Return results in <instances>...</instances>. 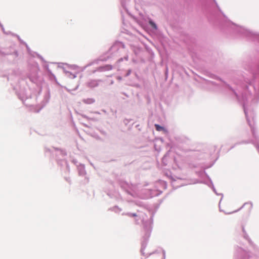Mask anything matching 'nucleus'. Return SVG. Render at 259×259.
<instances>
[{
    "label": "nucleus",
    "mask_w": 259,
    "mask_h": 259,
    "mask_svg": "<svg viewBox=\"0 0 259 259\" xmlns=\"http://www.w3.org/2000/svg\"><path fill=\"white\" fill-rule=\"evenodd\" d=\"M155 127L156 130L157 131H158V132L163 131L165 133H167V131L165 128H164L163 127L159 125V124H155Z\"/></svg>",
    "instance_id": "1"
},
{
    "label": "nucleus",
    "mask_w": 259,
    "mask_h": 259,
    "mask_svg": "<svg viewBox=\"0 0 259 259\" xmlns=\"http://www.w3.org/2000/svg\"><path fill=\"white\" fill-rule=\"evenodd\" d=\"M243 207H246L250 211L253 207V204L251 202H247L244 204Z\"/></svg>",
    "instance_id": "2"
},
{
    "label": "nucleus",
    "mask_w": 259,
    "mask_h": 259,
    "mask_svg": "<svg viewBox=\"0 0 259 259\" xmlns=\"http://www.w3.org/2000/svg\"><path fill=\"white\" fill-rule=\"evenodd\" d=\"M104 69L107 70H110L112 69V66L111 65H107L103 67Z\"/></svg>",
    "instance_id": "3"
},
{
    "label": "nucleus",
    "mask_w": 259,
    "mask_h": 259,
    "mask_svg": "<svg viewBox=\"0 0 259 259\" xmlns=\"http://www.w3.org/2000/svg\"><path fill=\"white\" fill-rule=\"evenodd\" d=\"M150 24L151 25V26L154 29H156L157 28V27H156V24L152 21H150Z\"/></svg>",
    "instance_id": "4"
}]
</instances>
